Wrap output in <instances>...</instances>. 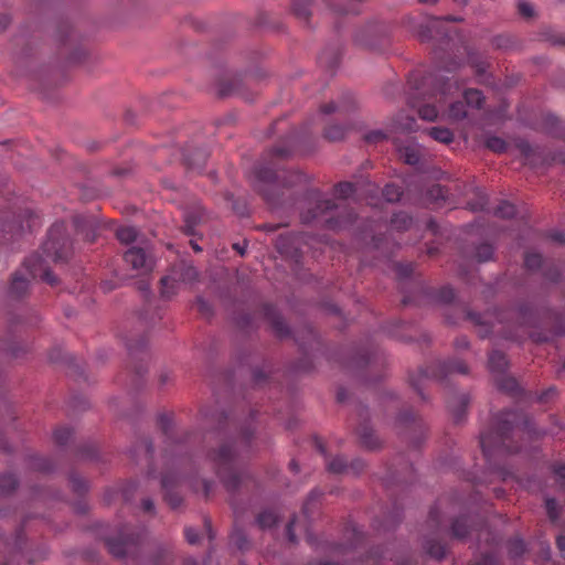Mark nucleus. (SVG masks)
<instances>
[{
  "instance_id": "nucleus-1",
  "label": "nucleus",
  "mask_w": 565,
  "mask_h": 565,
  "mask_svg": "<svg viewBox=\"0 0 565 565\" xmlns=\"http://www.w3.org/2000/svg\"><path fill=\"white\" fill-rule=\"evenodd\" d=\"M158 423L166 438L163 450L166 469L161 473L164 501L172 509L182 504L180 487L183 481H186L195 493L202 492L203 497L207 499L212 494L215 483L213 480L200 477L190 454L191 435L186 434L181 438L174 437L172 418L166 414L159 416Z\"/></svg>"
},
{
  "instance_id": "nucleus-2",
  "label": "nucleus",
  "mask_w": 565,
  "mask_h": 565,
  "mask_svg": "<svg viewBox=\"0 0 565 565\" xmlns=\"http://www.w3.org/2000/svg\"><path fill=\"white\" fill-rule=\"evenodd\" d=\"M250 419L254 413H250ZM255 428L252 420L237 422L225 413L217 417L216 448L207 451V459L227 491L234 492L243 483V458L250 449Z\"/></svg>"
},
{
  "instance_id": "nucleus-3",
  "label": "nucleus",
  "mask_w": 565,
  "mask_h": 565,
  "mask_svg": "<svg viewBox=\"0 0 565 565\" xmlns=\"http://www.w3.org/2000/svg\"><path fill=\"white\" fill-rule=\"evenodd\" d=\"M544 431L534 427L523 412L504 411L495 415L488 433L481 434L480 446L486 459L491 462L499 455L514 454L523 446L520 440L539 439Z\"/></svg>"
},
{
  "instance_id": "nucleus-4",
  "label": "nucleus",
  "mask_w": 565,
  "mask_h": 565,
  "mask_svg": "<svg viewBox=\"0 0 565 565\" xmlns=\"http://www.w3.org/2000/svg\"><path fill=\"white\" fill-rule=\"evenodd\" d=\"M55 498H57V494L53 493L51 490L35 488L31 490L28 502L20 510H12L10 507L0 508V523L4 522L11 525L15 523L18 519L20 520V526L15 530L13 547L10 552V556L6 558L3 563H0V565H14L15 559L20 557H24L29 564L46 557V550H41L38 554H25L24 534L28 522L40 515L39 513L33 512V510L47 505L49 501ZM2 536L3 534L0 532V537Z\"/></svg>"
},
{
  "instance_id": "nucleus-5",
  "label": "nucleus",
  "mask_w": 565,
  "mask_h": 565,
  "mask_svg": "<svg viewBox=\"0 0 565 565\" xmlns=\"http://www.w3.org/2000/svg\"><path fill=\"white\" fill-rule=\"evenodd\" d=\"M308 209L301 212V221L311 223L322 221L324 226L331 231H341L351 226L356 215L352 210L340 207L330 199H324L318 190H309L306 193Z\"/></svg>"
},
{
  "instance_id": "nucleus-6",
  "label": "nucleus",
  "mask_w": 565,
  "mask_h": 565,
  "mask_svg": "<svg viewBox=\"0 0 565 565\" xmlns=\"http://www.w3.org/2000/svg\"><path fill=\"white\" fill-rule=\"evenodd\" d=\"M460 88L461 86L457 81L440 82L430 94H423L419 90L412 94L408 98V105L417 111L422 119L434 121L447 103L448 97L458 93Z\"/></svg>"
},
{
  "instance_id": "nucleus-7",
  "label": "nucleus",
  "mask_w": 565,
  "mask_h": 565,
  "mask_svg": "<svg viewBox=\"0 0 565 565\" xmlns=\"http://www.w3.org/2000/svg\"><path fill=\"white\" fill-rule=\"evenodd\" d=\"M254 186L263 195L265 201L274 209L282 207L285 205L280 195V184L277 181L276 170L274 164L264 166L258 163L254 167Z\"/></svg>"
},
{
  "instance_id": "nucleus-8",
  "label": "nucleus",
  "mask_w": 565,
  "mask_h": 565,
  "mask_svg": "<svg viewBox=\"0 0 565 565\" xmlns=\"http://www.w3.org/2000/svg\"><path fill=\"white\" fill-rule=\"evenodd\" d=\"M444 505V499H440L435 507L429 511L428 525L431 527V536H428L424 541V548L426 553L437 561L443 559L446 556L448 546L440 540L441 533L446 532L444 525V512L441 508Z\"/></svg>"
},
{
  "instance_id": "nucleus-9",
  "label": "nucleus",
  "mask_w": 565,
  "mask_h": 565,
  "mask_svg": "<svg viewBox=\"0 0 565 565\" xmlns=\"http://www.w3.org/2000/svg\"><path fill=\"white\" fill-rule=\"evenodd\" d=\"M43 255L55 263L66 262L72 253V244L66 235L64 223H55L47 233L42 246Z\"/></svg>"
},
{
  "instance_id": "nucleus-10",
  "label": "nucleus",
  "mask_w": 565,
  "mask_h": 565,
  "mask_svg": "<svg viewBox=\"0 0 565 565\" xmlns=\"http://www.w3.org/2000/svg\"><path fill=\"white\" fill-rule=\"evenodd\" d=\"M145 530L141 527L122 526L116 536L105 539V544L110 554L116 557H124L132 554L140 544Z\"/></svg>"
},
{
  "instance_id": "nucleus-11",
  "label": "nucleus",
  "mask_w": 565,
  "mask_h": 565,
  "mask_svg": "<svg viewBox=\"0 0 565 565\" xmlns=\"http://www.w3.org/2000/svg\"><path fill=\"white\" fill-rule=\"evenodd\" d=\"M315 446L319 450V452L326 457V466L328 471L331 473L356 476L361 473L365 468L364 461L359 458H355L350 462H348V460L343 456L328 458L324 445L322 440L318 437L315 438Z\"/></svg>"
},
{
  "instance_id": "nucleus-12",
  "label": "nucleus",
  "mask_w": 565,
  "mask_h": 565,
  "mask_svg": "<svg viewBox=\"0 0 565 565\" xmlns=\"http://www.w3.org/2000/svg\"><path fill=\"white\" fill-rule=\"evenodd\" d=\"M425 379L448 380L454 374H468V365L460 359L439 360L420 371Z\"/></svg>"
},
{
  "instance_id": "nucleus-13",
  "label": "nucleus",
  "mask_w": 565,
  "mask_h": 565,
  "mask_svg": "<svg viewBox=\"0 0 565 565\" xmlns=\"http://www.w3.org/2000/svg\"><path fill=\"white\" fill-rule=\"evenodd\" d=\"M484 531L488 533L483 521L477 518L467 516L465 514L455 518L448 529L451 537L457 540H465L473 532H477L478 540H481V535Z\"/></svg>"
},
{
  "instance_id": "nucleus-14",
  "label": "nucleus",
  "mask_w": 565,
  "mask_h": 565,
  "mask_svg": "<svg viewBox=\"0 0 565 565\" xmlns=\"http://www.w3.org/2000/svg\"><path fill=\"white\" fill-rule=\"evenodd\" d=\"M56 41L60 44V54L72 62L81 58L82 51L76 47V36L71 25L66 22L58 25Z\"/></svg>"
},
{
  "instance_id": "nucleus-15",
  "label": "nucleus",
  "mask_w": 565,
  "mask_h": 565,
  "mask_svg": "<svg viewBox=\"0 0 565 565\" xmlns=\"http://www.w3.org/2000/svg\"><path fill=\"white\" fill-rule=\"evenodd\" d=\"M396 427L402 430L414 435L413 444L418 446L424 438V424L423 420L413 412V409L402 411L396 418Z\"/></svg>"
},
{
  "instance_id": "nucleus-16",
  "label": "nucleus",
  "mask_w": 565,
  "mask_h": 565,
  "mask_svg": "<svg viewBox=\"0 0 565 565\" xmlns=\"http://www.w3.org/2000/svg\"><path fill=\"white\" fill-rule=\"evenodd\" d=\"M124 260L134 270L148 274L153 268V259L145 247L131 246L124 254Z\"/></svg>"
},
{
  "instance_id": "nucleus-17",
  "label": "nucleus",
  "mask_w": 565,
  "mask_h": 565,
  "mask_svg": "<svg viewBox=\"0 0 565 565\" xmlns=\"http://www.w3.org/2000/svg\"><path fill=\"white\" fill-rule=\"evenodd\" d=\"M25 271L31 278H40L50 285H56L57 279L46 267L45 259L40 255H32L23 263Z\"/></svg>"
},
{
  "instance_id": "nucleus-18",
  "label": "nucleus",
  "mask_w": 565,
  "mask_h": 565,
  "mask_svg": "<svg viewBox=\"0 0 565 565\" xmlns=\"http://www.w3.org/2000/svg\"><path fill=\"white\" fill-rule=\"evenodd\" d=\"M461 17L447 15L445 18H434L428 24L419 25L418 38L422 42L430 41L435 38V33H440L443 39H450V35L446 31H440L444 22H462Z\"/></svg>"
},
{
  "instance_id": "nucleus-19",
  "label": "nucleus",
  "mask_w": 565,
  "mask_h": 565,
  "mask_svg": "<svg viewBox=\"0 0 565 565\" xmlns=\"http://www.w3.org/2000/svg\"><path fill=\"white\" fill-rule=\"evenodd\" d=\"M380 36V26L375 23H371L355 33L354 41L360 46L376 50L379 47Z\"/></svg>"
},
{
  "instance_id": "nucleus-20",
  "label": "nucleus",
  "mask_w": 565,
  "mask_h": 565,
  "mask_svg": "<svg viewBox=\"0 0 565 565\" xmlns=\"http://www.w3.org/2000/svg\"><path fill=\"white\" fill-rule=\"evenodd\" d=\"M369 416L367 409H361L360 417L362 418V422L359 424V426L355 428V431L360 438L361 444L369 448V449H375L379 446V439L375 436L372 428L369 426L366 418Z\"/></svg>"
},
{
  "instance_id": "nucleus-21",
  "label": "nucleus",
  "mask_w": 565,
  "mask_h": 565,
  "mask_svg": "<svg viewBox=\"0 0 565 565\" xmlns=\"http://www.w3.org/2000/svg\"><path fill=\"white\" fill-rule=\"evenodd\" d=\"M354 107V98L352 94H345L338 103L330 102L321 106L320 111L323 115L337 114L340 117H345Z\"/></svg>"
},
{
  "instance_id": "nucleus-22",
  "label": "nucleus",
  "mask_w": 565,
  "mask_h": 565,
  "mask_svg": "<svg viewBox=\"0 0 565 565\" xmlns=\"http://www.w3.org/2000/svg\"><path fill=\"white\" fill-rule=\"evenodd\" d=\"M264 315H265L266 319L268 320V322L270 323L274 332L279 338H285V337L289 335L290 330H289L287 323L285 322L282 317L278 313V311L276 310V308L274 306H271V305L264 306Z\"/></svg>"
},
{
  "instance_id": "nucleus-23",
  "label": "nucleus",
  "mask_w": 565,
  "mask_h": 565,
  "mask_svg": "<svg viewBox=\"0 0 565 565\" xmlns=\"http://www.w3.org/2000/svg\"><path fill=\"white\" fill-rule=\"evenodd\" d=\"M300 239H302V236L299 234H280L276 239L275 246L281 255H292L299 249L298 243Z\"/></svg>"
},
{
  "instance_id": "nucleus-24",
  "label": "nucleus",
  "mask_w": 565,
  "mask_h": 565,
  "mask_svg": "<svg viewBox=\"0 0 565 565\" xmlns=\"http://www.w3.org/2000/svg\"><path fill=\"white\" fill-rule=\"evenodd\" d=\"M376 362L377 354L373 348H359L351 359V364L356 367L372 366Z\"/></svg>"
},
{
  "instance_id": "nucleus-25",
  "label": "nucleus",
  "mask_w": 565,
  "mask_h": 565,
  "mask_svg": "<svg viewBox=\"0 0 565 565\" xmlns=\"http://www.w3.org/2000/svg\"><path fill=\"white\" fill-rule=\"evenodd\" d=\"M466 317L478 328L477 332L480 338H487L494 331V326L490 322L488 317L471 311H468Z\"/></svg>"
},
{
  "instance_id": "nucleus-26",
  "label": "nucleus",
  "mask_w": 565,
  "mask_h": 565,
  "mask_svg": "<svg viewBox=\"0 0 565 565\" xmlns=\"http://www.w3.org/2000/svg\"><path fill=\"white\" fill-rule=\"evenodd\" d=\"M17 222L21 230H28L30 232L41 224L40 216L31 207H25L21 211L17 217Z\"/></svg>"
},
{
  "instance_id": "nucleus-27",
  "label": "nucleus",
  "mask_w": 565,
  "mask_h": 565,
  "mask_svg": "<svg viewBox=\"0 0 565 565\" xmlns=\"http://www.w3.org/2000/svg\"><path fill=\"white\" fill-rule=\"evenodd\" d=\"M488 364H489L490 372L493 373L494 376H497L502 373H505V370L508 367V360H507V356L502 352H500L498 350H493L489 354Z\"/></svg>"
},
{
  "instance_id": "nucleus-28",
  "label": "nucleus",
  "mask_w": 565,
  "mask_h": 565,
  "mask_svg": "<svg viewBox=\"0 0 565 565\" xmlns=\"http://www.w3.org/2000/svg\"><path fill=\"white\" fill-rule=\"evenodd\" d=\"M172 275L177 277L179 282H190L198 278V271L192 265L181 263L173 267Z\"/></svg>"
},
{
  "instance_id": "nucleus-29",
  "label": "nucleus",
  "mask_w": 565,
  "mask_h": 565,
  "mask_svg": "<svg viewBox=\"0 0 565 565\" xmlns=\"http://www.w3.org/2000/svg\"><path fill=\"white\" fill-rule=\"evenodd\" d=\"M28 287L29 279L21 271L14 273L9 289L10 295L12 297L19 298L26 292Z\"/></svg>"
},
{
  "instance_id": "nucleus-30",
  "label": "nucleus",
  "mask_w": 565,
  "mask_h": 565,
  "mask_svg": "<svg viewBox=\"0 0 565 565\" xmlns=\"http://www.w3.org/2000/svg\"><path fill=\"white\" fill-rule=\"evenodd\" d=\"M235 514H236V519H235V527L231 534V543L239 551L244 552V551H247L249 550L250 547V542L249 540L247 539V535L246 533L244 532V530L239 529L238 525H237V520H238V516H237V512L235 511Z\"/></svg>"
},
{
  "instance_id": "nucleus-31",
  "label": "nucleus",
  "mask_w": 565,
  "mask_h": 565,
  "mask_svg": "<svg viewBox=\"0 0 565 565\" xmlns=\"http://www.w3.org/2000/svg\"><path fill=\"white\" fill-rule=\"evenodd\" d=\"M161 284V296L166 299L172 298L178 294L180 288V282L177 277L172 274L164 276L160 280Z\"/></svg>"
},
{
  "instance_id": "nucleus-32",
  "label": "nucleus",
  "mask_w": 565,
  "mask_h": 565,
  "mask_svg": "<svg viewBox=\"0 0 565 565\" xmlns=\"http://www.w3.org/2000/svg\"><path fill=\"white\" fill-rule=\"evenodd\" d=\"M497 387L511 395H516L520 391V385L515 379L507 376L504 373L497 375L495 379Z\"/></svg>"
},
{
  "instance_id": "nucleus-33",
  "label": "nucleus",
  "mask_w": 565,
  "mask_h": 565,
  "mask_svg": "<svg viewBox=\"0 0 565 565\" xmlns=\"http://www.w3.org/2000/svg\"><path fill=\"white\" fill-rule=\"evenodd\" d=\"M74 225L76 227V232L78 234H83L87 242L93 243L95 241V230L90 221L83 216H75Z\"/></svg>"
},
{
  "instance_id": "nucleus-34",
  "label": "nucleus",
  "mask_w": 565,
  "mask_h": 565,
  "mask_svg": "<svg viewBox=\"0 0 565 565\" xmlns=\"http://www.w3.org/2000/svg\"><path fill=\"white\" fill-rule=\"evenodd\" d=\"M401 159L409 166H417L420 161V150L416 145H406L398 149Z\"/></svg>"
},
{
  "instance_id": "nucleus-35",
  "label": "nucleus",
  "mask_w": 565,
  "mask_h": 565,
  "mask_svg": "<svg viewBox=\"0 0 565 565\" xmlns=\"http://www.w3.org/2000/svg\"><path fill=\"white\" fill-rule=\"evenodd\" d=\"M508 554L511 558H519L527 551L525 541L515 535L507 542Z\"/></svg>"
},
{
  "instance_id": "nucleus-36",
  "label": "nucleus",
  "mask_w": 565,
  "mask_h": 565,
  "mask_svg": "<svg viewBox=\"0 0 565 565\" xmlns=\"http://www.w3.org/2000/svg\"><path fill=\"white\" fill-rule=\"evenodd\" d=\"M448 191L440 184H433L425 193V200L428 203L439 204L447 198Z\"/></svg>"
},
{
  "instance_id": "nucleus-37",
  "label": "nucleus",
  "mask_w": 565,
  "mask_h": 565,
  "mask_svg": "<svg viewBox=\"0 0 565 565\" xmlns=\"http://www.w3.org/2000/svg\"><path fill=\"white\" fill-rule=\"evenodd\" d=\"M468 404H469V397L466 394H460L458 396V401H457L456 405L452 404L451 402H448V408L454 414V418H455L456 423H459L462 420L463 414H465V411H466V407L468 406Z\"/></svg>"
},
{
  "instance_id": "nucleus-38",
  "label": "nucleus",
  "mask_w": 565,
  "mask_h": 565,
  "mask_svg": "<svg viewBox=\"0 0 565 565\" xmlns=\"http://www.w3.org/2000/svg\"><path fill=\"white\" fill-rule=\"evenodd\" d=\"M207 160V152L205 150H198L194 156L184 154V162L191 169L201 170Z\"/></svg>"
},
{
  "instance_id": "nucleus-39",
  "label": "nucleus",
  "mask_w": 565,
  "mask_h": 565,
  "mask_svg": "<svg viewBox=\"0 0 565 565\" xmlns=\"http://www.w3.org/2000/svg\"><path fill=\"white\" fill-rule=\"evenodd\" d=\"M413 224V218L405 212L395 213L391 220V226L397 231L408 230Z\"/></svg>"
},
{
  "instance_id": "nucleus-40",
  "label": "nucleus",
  "mask_w": 565,
  "mask_h": 565,
  "mask_svg": "<svg viewBox=\"0 0 565 565\" xmlns=\"http://www.w3.org/2000/svg\"><path fill=\"white\" fill-rule=\"evenodd\" d=\"M116 237L122 244H130L137 241L138 231L134 226H121L117 228Z\"/></svg>"
},
{
  "instance_id": "nucleus-41",
  "label": "nucleus",
  "mask_w": 565,
  "mask_h": 565,
  "mask_svg": "<svg viewBox=\"0 0 565 565\" xmlns=\"http://www.w3.org/2000/svg\"><path fill=\"white\" fill-rule=\"evenodd\" d=\"M466 105L475 108H481L484 97L481 90L476 88L466 89L463 93Z\"/></svg>"
},
{
  "instance_id": "nucleus-42",
  "label": "nucleus",
  "mask_w": 565,
  "mask_h": 565,
  "mask_svg": "<svg viewBox=\"0 0 565 565\" xmlns=\"http://www.w3.org/2000/svg\"><path fill=\"white\" fill-rule=\"evenodd\" d=\"M428 132L434 140L443 143H450L454 140V134L448 128L433 127L428 130Z\"/></svg>"
},
{
  "instance_id": "nucleus-43",
  "label": "nucleus",
  "mask_w": 565,
  "mask_h": 565,
  "mask_svg": "<svg viewBox=\"0 0 565 565\" xmlns=\"http://www.w3.org/2000/svg\"><path fill=\"white\" fill-rule=\"evenodd\" d=\"M17 478L12 473L0 475V495L10 494L17 487Z\"/></svg>"
},
{
  "instance_id": "nucleus-44",
  "label": "nucleus",
  "mask_w": 565,
  "mask_h": 565,
  "mask_svg": "<svg viewBox=\"0 0 565 565\" xmlns=\"http://www.w3.org/2000/svg\"><path fill=\"white\" fill-rule=\"evenodd\" d=\"M347 127L342 125L330 124L324 128V138L330 141H339L343 139Z\"/></svg>"
},
{
  "instance_id": "nucleus-45",
  "label": "nucleus",
  "mask_w": 565,
  "mask_h": 565,
  "mask_svg": "<svg viewBox=\"0 0 565 565\" xmlns=\"http://www.w3.org/2000/svg\"><path fill=\"white\" fill-rule=\"evenodd\" d=\"M278 521L276 513L273 510H264L257 515L256 522L260 529H269Z\"/></svg>"
},
{
  "instance_id": "nucleus-46",
  "label": "nucleus",
  "mask_w": 565,
  "mask_h": 565,
  "mask_svg": "<svg viewBox=\"0 0 565 565\" xmlns=\"http://www.w3.org/2000/svg\"><path fill=\"white\" fill-rule=\"evenodd\" d=\"M53 466V461L46 457L34 456L30 459V467L40 472H50Z\"/></svg>"
},
{
  "instance_id": "nucleus-47",
  "label": "nucleus",
  "mask_w": 565,
  "mask_h": 565,
  "mask_svg": "<svg viewBox=\"0 0 565 565\" xmlns=\"http://www.w3.org/2000/svg\"><path fill=\"white\" fill-rule=\"evenodd\" d=\"M358 192L355 184L351 182H340L334 186V193L339 199H348Z\"/></svg>"
},
{
  "instance_id": "nucleus-48",
  "label": "nucleus",
  "mask_w": 565,
  "mask_h": 565,
  "mask_svg": "<svg viewBox=\"0 0 565 565\" xmlns=\"http://www.w3.org/2000/svg\"><path fill=\"white\" fill-rule=\"evenodd\" d=\"M515 313L520 326H532L534 323V313L530 306H521Z\"/></svg>"
},
{
  "instance_id": "nucleus-49",
  "label": "nucleus",
  "mask_w": 565,
  "mask_h": 565,
  "mask_svg": "<svg viewBox=\"0 0 565 565\" xmlns=\"http://www.w3.org/2000/svg\"><path fill=\"white\" fill-rule=\"evenodd\" d=\"M72 436L73 430L66 426H60L53 433V439L57 446H65Z\"/></svg>"
},
{
  "instance_id": "nucleus-50",
  "label": "nucleus",
  "mask_w": 565,
  "mask_h": 565,
  "mask_svg": "<svg viewBox=\"0 0 565 565\" xmlns=\"http://www.w3.org/2000/svg\"><path fill=\"white\" fill-rule=\"evenodd\" d=\"M486 147L495 153H503L508 149V143L498 136H489L486 139Z\"/></svg>"
},
{
  "instance_id": "nucleus-51",
  "label": "nucleus",
  "mask_w": 565,
  "mask_h": 565,
  "mask_svg": "<svg viewBox=\"0 0 565 565\" xmlns=\"http://www.w3.org/2000/svg\"><path fill=\"white\" fill-rule=\"evenodd\" d=\"M394 271L398 280L403 281L412 277L414 273L413 263H395Z\"/></svg>"
},
{
  "instance_id": "nucleus-52",
  "label": "nucleus",
  "mask_w": 565,
  "mask_h": 565,
  "mask_svg": "<svg viewBox=\"0 0 565 565\" xmlns=\"http://www.w3.org/2000/svg\"><path fill=\"white\" fill-rule=\"evenodd\" d=\"M467 115L466 104L462 102H455L449 105L447 117L452 120H459Z\"/></svg>"
},
{
  "instance_id": "nucleus-53",
  "label": "nucleus",
  "mask_w": 565,
  "mask_h": 565,
  "mask_svg": "<svg viewBox=\"0 0 565 565\" xmlns=\"http://www.w3.org/2000/svg\"><path fill=\"white\" fill-rule=\"evenodd\" d=\"M493 256V247L488 243L480 244L476 247L473 257L479 262H488Z\"/></svg>"
},
{
  "instance_id": "nucleus-54",
  "label": "nucleus",
  "mask_w": 565,
  "mask_h": 565,
  "mask_svg": "<svg viewBox=\"0 0 565 565\" xmlns=\"http://www.w3.org/2000/svg\"><path fill=\"white\" fill-rule=\"evenodd\" d=\"M292 11L295 15L303 21H308L310 17L309 2L292 0Z\"/></svg>"
},
{
  "instance_id": "nucleus-55",
  "label": "nucleus",
  "mask_w": 565,
  "mask_h": 565,
  "mask_svg": "<svg viewBox=\"0 0 565 565\" xmlns=\"http://www.w3.org/2000/svg\"><path fill=\"white\" fill-rule=\"evenodd\" d=\"M382 195L386 202L393 203L401 199L402 190L398 185L390 183L382 190Z\"/></svg>"
},
{
  "instance_id": "nucleus-56",
  "label": "nucleus",
  "mask_w": 565,
  "mask_h": 565,
  "mask_svg": "<svg viewBox=\"0 0 565 565\" xmlns=\"http://www.w3.org/2000/svg\"><path fill=\"white\" fill-rule=\"evenodd\" d=\"M515 212V206L508 201L500 202V204L494 209V215L502 218H510L514 216Z\"/></svg>"
},
{
  "instance_id": "nucleus-57",
  "label": "nucleus",
  "mask_w": 565,
  "mask_h": 565,
  "mask_svg": "<svg viewBox=\"0 0 565 565\" xmlns=\"http://www.w3.org/2000/svg\"><path fill=\"white\" fill-rule=\"evenodd\" d=\"M543 258L536 253H526L524 256V265L530 270H536L542 267Z\"/></svg>"
},
{
  "instance_id": "nucleus-58",
  "label": "nucleus",
  "mask_w": 565,
  "mask_h": 565,
  "mask_svg": "<svg viewBox=\"0 0 565 565\" xmlns=\"http://www.w3.org/2000/svg\"><path fill=\"white\" fill-rule=\"evenodd\" d=\"M70 483L77 494H83L87 490V482L76 473L70 476Z\"/></svg>"
},
{
  "instance_id": "nucleus-59",
  "label": "nucleus",
  "mask_w": 565,
  "mask_h": 565,
  "mask_svg": "<svg viewBox=\"0 0 565 565\" xmlns=\"http://www.w3.org/2000/svg\"><path fill=\"white\" fill-rule=\"evenodd\" d=\"M435 298L440 302L449 303L455 299V291L451 287L445 286L437 290Z\"/></svg>"
},
{
  "instance_id": "nucleus-60",
  "label": "nucleus",
  "mask_w": 565,
  "mask_h": 565,
  "mask_svg": "<svg viewBox=\"0 0 565 565\" xmlns=\"http://www.w3.org/2000/svg\"><path fill=\"white\" fill-rule=\"evenodd\" d=\"M363 0H347L344 6L337 7V11L344 14H358L360 13L359 3Z\"/></svg>"
},
{
  "instance_id": "nucleus-61",
  "label": "nucleus",
  "mask_w": 565,
  "mask_h": 565,
  "mask_svg": "<svg viewBox=\"0 0 565 565\" xmlns=\"http://www.w3.org/2000/svg\"><path fill=\"white\" fill-rule=\"evenodd\" d=\"M201 215L196 213H186L185 214V225H184V232L188 235L194 234V227L200 222Z\"/></svg>"
},
{
  "instance_id": "nucleus-62",
  "label": "nucleus",
  "mask_w": 565,
  "mask_h": 565,
  "mask_svg": "<svg viewBox=\"0 0 565 565\" xmlns=\"http://www.w3.org/2000/svg\"><path fill=\"white\" fill-rule=\"evenodd\" d=\"M518 13L525 19H531L534 17V8L530 2L520 0L518 2Z\"/></svg>"
},
{
  "instance_id": "nucleus-63",
  "label": "nucleus",
  "mask_w": 565,
  "mask_h": 565,
  "mask_svg": "<svg viewBox=\"0 0 565 565\" xmlns=\"http://www.w3.org/2000/svg\"><path fill=\"white\" fill-rule=\"evenodd\" d=\"M154 562L156 565H170V562H172V553L169 547L160 548Z\"/></svg>"
},
{
  "instance_id": "nucleus-64",
  "label": "nucleus",
  "mask_w": 565,
  "mask_h": 565,
  "mask_svg": "<svg viewBox=\"0 0 565 565\" xmlns=\"http://www.w3.org/2000/svg\"><path fill=\"white\" fill-rule=\"evenodd\" d=\"M477 565H500V563L495 554L484 553L480 556Z\"/></svg>"
}]
</instances>
